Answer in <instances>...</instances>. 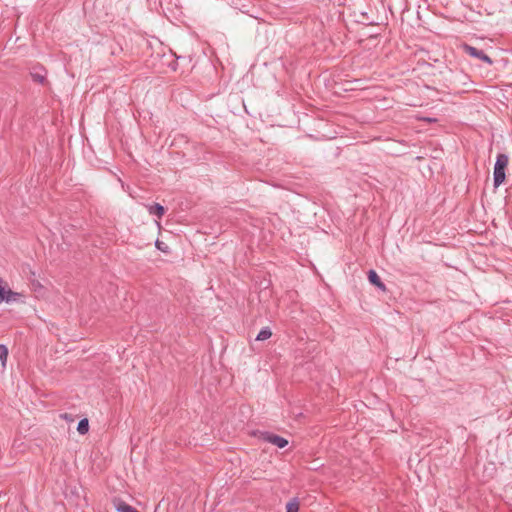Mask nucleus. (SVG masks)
<instances>
[{
    "label": "nucleus",
    "instance_id": "obj_1",
    "mask_svg": "<svg viewBox=\"0 0 512 512\" xmlns=\"http://www.w3.org/2000/svg\"><path fill=\"white\" fill-rule=\"evenodd\" d=\"M508 156L505 154H498L494 166V186L499 187L505 180V169L508 165Z\"/></svg>",
    "mask_w": 512,
    "mask_h": 512
},
{
    "label": "nucleus",
    "instance_id": "obj_2",
    "mask_svg": "<svg viewBox=\"0 0 512 512\" xmlns=\"http://www.w3.org/2000/svg\"><path fill=\"white\" fill-rule=\"evenodd\" d=\"M24 298L22 292H16L10 289L7 283L3 280L0 284V304L5 302L7 304L12 302L21 301Z\"/></svg>",
    "mask_w": 512,
    "mask_h": 512
},
{
    "label": "nucleus",
    "instance_id": "obj_3",
    "mask_svg": "<svg viewBox=\"0 0 512 512\" xmlns=\"http://www.w3.org/2000/svg\"><path fill=\"white\" fill-rule=\"evenodd\" d=\"M462 49L465 53L469 54L471 57L478 58L488 64H492L491 58L485 54L482 50H479L473 46H470L468 44H463Z\"/></svg>",
    "mask_w": 512,
    "mask_h": 512
},
{
    "label": "nucleus",
    "instance_id": "obj_4",
    "mask_svg": "<svg viewBox=\"0 0 512 512\" xmlns=\"http://www.w3.org/2000/svg\"><path fill=\"white\" fill-rule=\"evenodd\" d=\"M261 437L264 441L271 443L277 446L278 448H284L288 445V440L273 433L265 432L262 434Z\"/></svg>",
    "mask_w": 512,
    "mask_h": 512
},
{
    "label": "nucleus",
    "instance_id": "obj_5",
    "mask_svg": "<svg viewBox=\"0 0 512 512\" xmlns=\"http://www.w3.org/2000/svg\"><path fill=\"white\" fill-rule=\"evenodd\" d=\"M114 506L118 512H139L134 507L122 500H114Z\"/></svg>",
    "mask_w": 512,
    "mask_h": 512
},
{
    "label": "nucleus",
    "instance_id": "obj_6",
    "mask_svg": "<svg viewBox=\"0 0 512 512\" xmlns=\"http://www.w3.org/2000/svg\"><path fill=\"white\" fill-rule=\"evenodd\" d=\"M147 209L151 215L157 216L159 219L164 215L165 209L162 205L156 203L153 205H147Z\"/></svg>",
    "mask_w": 512,
    "mask_h": 512
},
{
    "label": "nucleus",
    "instance_id": "obj_7",
    "mask_svg": "<svg viewBox=\"0 0 512 512\" xmlns=\"http://www.w3.org/2000/svg\"><path fill=\"white\" fill-rule=\"evenodd\" d=\"M368 279L373 285H376L380 289L385 290V285L382 283L378 274L374 270H370L368 272Z\"/></svg>",
    "mask_w": 512,
    "mask_h": 512
},
{
    "label": "nucleus",
    "instance_id": "obj_8",
    "mask_svg": "<svg viewBox=\"0 0 512 512\" xmlns=\"http://www.w3.org/2000/svg\"><path fill=\"white\" fill-rule=\"evenodd\" d=\"M8 359V348L4 344H0V362L2 368H6V363Z\"/></svg>",
    "mask_w": 512,
    "mask_h": 512
},
{
    "label": "nucleus",
    "instance_id": "obj_9",
    "mask_svg": "<svg viewBox=\"0 0 512 512\" xmlns=\"http://www.w3.org/2000/svg\"><path fill=\"white\" fill-rule=\"evenodd\" d=\"M271 336H272L271 330L268 327H265V328L260 330V332L258 333V335L256 337V340L257 341H264V340L269 339Z\"/></svg>",
    "mask_w": 512,
    "mask_h": 512
},
{
    "label": "nucleus",
    "instance_id": "obj_10",
    "mask_svg": "<svg viewBox=\"0 0 512 512\" xmlns=\"http://www.w3.org/2000/svg\"><path fill=\"white\" fill-rule=\"evenodd\" d=\"M88 430H89V422H88V420L86 418L80 420L79 423H78V426H77V431L80 434L84 435V434H86L88 432Z\"/></svg>",
    "mask_w": 512,
    "mask_h": 512
},
{
    "label": "nucleus",
    "instance_id": "obj_11",
    "mask_svg": "<svg viewBox=\"0 0 512 512\" xmlns=\"http://www.w3.org/2000/svg\"><path fill=\"white\" fill-rule=\"evenodd\" d=\"M299 511V503L297 500H293L287 503L286 512H298Z\"/></svg>",
    "mask_w": 512,
    "mask_h": 512
},
{
    "label": "nucleus",
    "instance_id": "obj_12",
    "mask_svg": "<svg viewBox=\"0 0 512 512\" xmlns=\"http://www.w3.org/2000/svg\"><path fill=\"white\" fill-rule=\"evenodd\" d=\"M31 289L35 293H41L44 290V286L37 280L31 282Z\"/></svg>",
    "mask_w": 512,
    "mask_h": 512
},
{
    "label": "nucleus",
    "instance_id": "obj_13",
    "mask_svg": "<svg viewBox=\"0 0 512 512\" xmlns=\"http://www.w3.org/2000/svg\"><path fill=\"white\" fill-rule=\"evenodd\" d=\"M156 245H157V248H159V249L163 248V245H160V243L158 241H157Z\"/></svg>",
    "mask_w": 512,
    "mask_h": 512
},
{
    "label": "nucleus",
    "instance_id": "obj_14",
    "mask_svg": "<svg viewBox=\"0 0 512 512\" xmlns=\"http://www.w3.org/2000/svg\"><path fill=\"white\" fill-rule=\"evenodd\" d=\"M156 245H157V248H159V249L163 248V245H160V243L158 241H157Z\"/></svg>",
    "mask_w": 512,
    "mask_h": 512
},
{
    "label": "nucleus",
    "instance_id": "obj_15",
    "mask_svg": "<svg viewBox=\"0 0 512 512\" xmlns=\"http://www.w3.org/2000/svg\"><path fill=\"white\" fill-rule=\"evenodd\" d=\"M3 279L0 277V284L2 283Z\"/></svg>",
    "mask_w": 512,
    "mask_h": 512
}]
</instances>
